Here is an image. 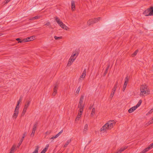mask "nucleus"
I'll use <instances>...</instances> for the list:
<instances>
[{
	"label": "nucleus",
	"instance_id": "1",
	"mask_svg": "<svg viewBox=\"0 0 153 153\" xmlns=\"http://www.w3.org/2000/svg\"><path fill=\"white\" fill-rule=\"evenodd\" d=\"M116 122L114 120H110L106 123L100 129V131L104 132L107 130L111 129L115 125Z\"/></svg>",
	"mask_w": 153,
	"mask_h": 153
},
{
	"label": "nucleus",
	"instance_id": "2",
	"mask_svg": "<svg viewBox=\"0 0 153 153\" xmlns=\"http://www.w3.org/2000/svg\"><path fill=\"white\" fill-rule=\"evenodd\" d=\"M141 95H148L149 94V91L147 86L146 85H142L140 87Z\"/></svg>",
	"mask_w": 153,
	"mask_h": 153
},
{
	"label": "nucleus",
	"instance_id": "3",
	"mask_svg": "<svg viewBox=\"0 0 153 153\" xmlns=\"http://www.w3.org/2000/svg\"><path fill=\"white\" fill-rule=\"evenodd\" d=\"M84 96L82 95L81 96L78 105V108H79V111H83V108L84 106V104L83 102L84 99Z\"/></svg>",
	"mask_w": 153,
	"mask_h": 153
},
{
	"label": "nucleus",
	"instance_id": "4",
	"mask_svg": "<svg viewBox=\"0 0 153 153\" xmlns=\"http://www.w3.org/2000/svg\"><path fill=\"white\" fill-rule=\"evenodd\" d=\"M55 20L56 22L58 24V25L62 28L67 30L68 29V27L60 20L57 17H56Z\"/></svg>",
	"mask_w": 153,
	"mask_h": 153
},
{
	"label": "nucleus",
	"instance_id": "5",
	"mask_svg": "<svg viewBox=\"0 0 153 153\" xmlns=\"http://www.w3.org/2000/svg\"><path fill=\"white\" fill-rule=\"evenodd\" d=\"M142 102V100H140L136 105L130 108L128 110V112L129 113H131L134 112L136 109L137 108H138Z\"/></svg>",
	"mask_w": 153,
	"mask_h": 153
},
{
	"label": "nucleus",
	"instance_id": "6",
	"mask_svg": "<svg viewBox=\"0 0 153 153\" xmlns=\"http://www.w3.org/2000/svg\"><path fill=\"white\" fill-rule=\"evenodd\" d=\"M38 126V122H35L33 125V126L32 131L31 134H30V136L31 137H33L34 136L35 132L36 130L37 127Z\"/></svg>",
	"mask_w": 153,
	"mask_h": 153
},
{
	"label": "nucleus",
	"instance_id": "7",
	"mask_svg": "<svg viewBox=\"0 0 153 153\" xmlns=\"http://www.w3.org/2000/svg\"><path fill=\"white\" fill-rule=\"evenodd\" d=\"M34 36H31L30 37H27L26 38L24 39L23 40H22V41H20L19 42L20 43H25V42L30 41L33 40L34 39Z\"/></svg>",
	"mask_w": 153,
	"mask_h": 153
},
{
	"label": "nucleus",
	"instance_id": "8",
	"mask_svg": "<svg viewBox=\"0 0 153 153\" xmlns=\"http://www.w3.org/2000/svg\"><path fill=\"white\" fill-rule=\"evenodd\" d=\"M86 69H84L83 71L82 72V73L81 74L79 78V80H83L84 78L85 77V76L86 75Z\"/></svg>",
	"mask_w": 153,
	"mask_h": 153
},
{
	"label": "nucleus",
	"instance_id": "9",
	"mask_svg": "<svg viewBox=\"0 0 153 153\" xmlns=\"http://www.w3.org/2000/svg\"><path fill=\"white\" fill-rule=\"evenodd\" d=\"M117 85H118V82H116L114 87L112 89V92L110 95V97L111 98H112L114 96L115 91L117 88Z\"/></svg>",
	"mask_w": 153,
	"mask_h": 153
},
{
	"label": "nucleus",
	"instance_id": "10",
	"mask_svg": "<svg viewBox=\"0 0 153 153\" xmlns=\"http://www.w3.org/2000/svg\"><path fill=\"white\" fill-rule=\"evenodd\" d=\"M78 53L76 52H74L72 53L70 59L74 61L78 56Z\"/></svg>",
	"mask_w": 153,
	"mask_h": 153
},
{
	"label": "nucleus",
	"instance_id": "11",
	"mask_svg": "<svg viewBox=\"0 0 153 153\" xmlns=\"http://www.w3.org/2000/svg\"><path fill=\"white\" fill-rule=\"evenodd\" d=\"M19 111H14V113L12 115V117L13 119L15 120L18 117V115L19 114Z\"/></svg>",
	"mask_w": 153,
	"mask_h": 153
},
{
	"label": "nucleus",
	"instance_id": "12",
	"mask_svg": "<svg viewBox=\"0 0 153 153\" xmlns=\"http://www.w3.org/2000/svg\"><path fill=\"white\" fill-rule=\"evenodd\" d=\"M143 14L146 16H151L150 14V11L149 8L143 12Z\"/></svg>",
	"mask_w": 153,
	"mask_h": 153
},
{
	"label": "nucleus",
	"instance_id": "13",
	"mask_svg": "<svg viewBox=\"0 0 153 153\" xmlns=\"http://www.w3.org/2000/svg\"><path fill=\"white\" fill-rule=\"evenodd\" d=\"M30 103V100L27 101L25 103L24 108L27 109L29 107Z\"/></svg>",
	"mask_w": 153,
	"mask_h": 153
},
{
	"label": "nucleus",
	"instance_id": "14",
	"mask_svg": "<svg viewBox=\"0 0 153 153\" xmlns=\"http://www.w3.org/2000/svg\"><path fill=\"white\" fill-rule=\"evenodd\" d=\"M58 88V86L57 85H56L54 87L53 89V96H55L57 93V90Z\"/></svg>",
	"mask_w": 153,
	"mask_h": 153
},
{
	"label": "nucleus",
	"instance_id": "15",
	"mask_svg": "<svg viewBox=\"0 0 153 153\" xmlns=\"http://www.w3.org/2000/svg\"><path fill=\"white\" fill-rule=\"evenodd\" d=\"M25 134H23L22 138L21 139L19 143H18V145L17 146V148L19 147L20 146L21 144L22 143V142L23 140V139L24 138V137H25Z\"/></svg>",
	"mask_w": 153,
	"mask_h": 153
},
{
	"label": "nucleus",
	"instance_id": "16",
	"mask_svg": "<svg viewBox=\"0 0 153 153\" xmlns=\"http://www.w3.org/2000/svg\"><path fill=\"white\" fill-rule=\"evenodd\" d=\"M71 8L72 10L74 11L75 9V2L74 1H72L71 2Z\"/></svg>",
	"mask_w": 153,
	"mask_h": 153
},
{
	"label": "nucleus",
	"instance_id": "17",
	"mask_svg": "<svg viewBox=\"0 0 153 153\" xmlns=\"http://www.w3.org/2000/svg\"><path fill=\"white\" fill-rule=\"evenodd\" d=\"M95 22L93 21V19H89L87 22V24L88 25H91L93 24Z\"/></svg>",
	"mask_w": 153,
	"mask_h": 153
},
{
	"label": "nucleus",
	"instance_id": "18",
	"mask_svg": "<svg viewBox=\"0 0 153 153\" xmlns=\"http://www.w3.org/2000/svg\"><path fill=\"white\" fill-rule=\"evenodd\" d=\"M49 146V144H47L45 148L42 151L41 153H45V152L48 150V148Z\"/></svg>",
	"mask_w": 153,
	"mask_h": 153
},
{
	"label": "nucleus",
	"instance_id": "19",
	"mask_svg": "<svg viewBox=\"0 0 153 153\" xmlns=\"http://www.w3.org/2000/svg\"><path fill=\"white\" fill-rule=\"evenodd\" d=\"M41 17V16H35V17H32L29 20H36V19H39Z\"/></svg>",
	"mask_w": 153,
	"mask_h": 153
},
{
	"label": "nucleus",
	"instance_id": "20",
	"mask_svg": "<svg viewBox=\"0 0 153 153\" xmlns=\"http://www.w3.org/2000/svg\"><path fill=\"white\" fill-rule=\"evenodd\" d=\"M88 125L87 124H86L84 127V129H83V132L84 133H86V132L88 130Z\"/></svg>",
	"mask_w": 153,
	"mask_h": 153
},
{
	"label": "nucleus",
	"instance_id": "21",
	"mask_svg": "<svg viewBox=\"0 0 153 153\" xmlns=\"http://www.w3.org/2000/svg\"><path fill=\"white\" fill-rule=\"evenodd\" d=\"M74 62V61L69 59L68 60V63H67V66H70Z\"/></svg>",
	"mask_w": 153,
	"mask_h": 153
},
{
	"label": "nucleus",
	"instance_id": "22",
	"mask_svg": "<svg viewBox=\"0 0 153 153\" xmlns=\"http://www.w3.org/2000/svg\"><path fill=\"white\" fill-rule=\"evenodd\" d=\"M129 77L128 76H126L124 84L127 85L129 81Z\"/></svg>",
	"mask_w": 153,
	"mask_h": 153
},
{
	"label": "nucleus",
	"instance_id": "23",
	"mask_svg": "<svg viewBox=\"0 0 153 153\" xmlns=\"http://www.w3.org/2000/svg\"><path fill=\"white\" fill-rule=\"evenodd\" d=\"M71 139H69L66 142L65 144L64 145V147H66L68 145L71 143Z\"/></svg>",
	"mask_w": 153,
	"mask_h": 153
},
{
	"label": "nucleus",
	"instance_id": "24",
	"mask_svg": "<svg viewBox=\"0 0 153 153\" xmlns=\"http://www.w3.org/2000/svg\"><path fill=\"white\" fill-rule=\"evenodd\" d=\"M95 114V109L94 108H93L92 109L91 112V117H93Z\"/></svg>",
	"mask_w": 153,
	"mask_h": 153
},
{
	"label": "nucleus",
	"instance_id": "25",
	"mask_svg": "<svg viewBox=\"0 0 153 153\" xmlns=\"http://www.w3.org/2000/svg\"><path fill=\"white\" fill-rule=\"evenodd\" d=\"M82 112L83 111H81V110L79 111V112L76 117L80 118L81 117V116L82 114Z\"/></svg>",
	"mask_w": 153,
	"mask_h": 153
},
{
	"label": "nucleus",
	"instance_id": "26",
	"mask_svg": "<svg viewBox=\"0 0 153 153\" xmlns=\"http://www.w3.org/2000/svg\"><path fill=\"white\" fill-rule=\"evenodd\" d=\"M16 146L15 145H13L12 147L11 148L10 152L14 153V151L16 149Z\"/></svg>",
	"mask_w": 153,
	"mask_h": 153
},
{
	"label": "nucleus",
	"instance_id": "27",
	"mask_svg": "<svg viewBox=\"0 0 153 153\" xmlns=\"http://www.w3.org/2000/svg\"><path fill=\"white\" fill-rule=\"evenodd\" d=\"M100 19L101 18L100 17H98L93 19V21H94V22H94V23L99 21L100 20Z\"/></svg>",
	"mask_w": 153,
	"mask_h": 153
},
{
	"label": "nucleus",
	"instance_id": "28",
	"mask_svg": "<svg viewBox=\"0 0 153 153\" xmlns=\"http://www.w3.org/2000/svg\"><path fill=\"white\" fill-rule=\"evenodd\" d=\"M39 148V147L38 146H36L35 151L32 153H38Z\"/></svg>",
	"mask_w": 153,
	"mask_h": 153
},
{
	"label": "nucleus",
	"instance_id": "29",
	"mask_svg": "<svg viewBox=\"0 0 153 153\" xmlns=\"http://www.w3.org/2000/svg\"><path fill=\"white\" fill-rule=\"evenodd\" d=\"M151 16L153 15V7H151L149 8Z\"/></svg>",
	"mask_w": 153,
	"mask_h": 153
},
{
	"label": "nucleus",
	"instance_id": "30",
	"mask_svg": "<svg viewBox=\"0 0 153 153\" xmlns=\"http://www.w3.org/2000/svg\"><path fill=\"white\" fill-rule=\"evenodd\" d=\"M27 109L24 108H23V110L22 112V116H24L27 111Z\"/></svg>",
	"mask_w": 153,
	"mask_h": 153
},
{
	"label": "nucleus",
	"instance_id": "31",
	"mask_svg": "<svg viewBox=\"0 0 153 153\" xmlns=\"http://www.w3.org/2000/svg\"><path fill=\"white\" fill-rule=\"evenodd\" d=\"M149 147H147L145 149H144L143 151L142 152H140V153H144L145 152H147L149 150Z\"/></svg>",
	"mask_w": 153,
	"mask_h": 153
},
{
	"label": "nucleus",
	"instance_id": "32",
	"mask_svg": "<svg viewBox=\"0 0 153 153\" xmlns=\"http://www.w3.org/2000/svg\"><path fill=\"white\" fill-rule=\"evenodd\" d=\"M19 105H17L15 109V111H19Z\"/></svg>",
	"mask_w": 153,
	"mask_h": 153
},
{
	"label": "nucleus",
	"instance_id": "33",
	"mask_svg": "<svg viewBox=\"0 0 153 153\" xmlns=\"http://www.w3.org/2000/svg\"><path fill=\"white\" fill-rule=\"evenodd\" d=\"M127 84H125L124 83L123 86V91H125L126 88V86H127Z\"/></svg>",
	"mask_w": 153,
	"mask_h": 153
},
{
	"label": "nucleus",
	"instance_id": "34",
	"mask_svg": "<svg viewBox=\"0 0 153 153\" xmlns=\"http://www.w3.org/2000/svg\"><path fill=\"white\" fill-rule=\"evenodd\" d=\"M153 123V118L152 119L151 121H149L148 123H147V126H148L150 124H151Z\"/></svg>",
	"mask_w": 153,
	"mask_h": 153
},
{
	"label": "nucleus",
	"instance_id": "35",
	"mask_svg": "<svg viewBox=\"0 0 153 153\" xmlns=\"http://www.w3.org/2000/svg\"><path fill=\"white\" fill-rule=\"evenodd\" d=\"M138 52V51L136 50V51L132 54V56L133 57H134L137 54V53Z\"/></svg>",
	"mask_w": 153,
	"mask_h": 153
},
{
	"label": "nucleus",
	"instance_id": "36",
	"mask_svg": "<svg viewBox=\"0 0 153 153\" xmlns=\"http://www.w3.org/2000/svg\"><path fill=\"white\" fill-rule=\"evenodd\" d=\"M54 38L56 40H58L60 39H62V37H57L56 36H54Z\"/></svg>",
	"mask_w": 153,
	"mask_h": 153
},
{
	"label": "nucleus",
	"instance_id": "37",
	"mask_svg": "<svg viewBox=\"0 0 153 153\" xmlns=\"http://www.w3.org/2000/svg\"><path fill=\"white\" fill-rule=\"evenodd\" d=\"M80 87L79 86L77 88V89L76 91V93L77 94H78L80 91Z\"/></svg>",
	"mask_w": 153,
	"mask_h": 153
},
{
	"label": "nucleus",
	"instance_id": "38",
	"mask_svg": "<svg viewBox=\"0 0 153 153\" xmlns=\"http://www.w3.org/2000/svg\"><path fill=\"white\" fill-rule=\"evenodd\" d=\"M51 133V130H49L45 132V134L46 135H48L50 134Z\"/></svg>",
	"mask_w": 153,
	"mask_h": 153
},
{
	"label": "nucleus",
	"instance_id": "39",
	"mask_svg": "<svg viewBox=\"0 0 153 153\" xmlns=\"http://www.w3.org/2000/svg\"><path fill=\"white\" fill-rule=\"evenodd\" d=\"M153 111V110L152 109L150 111H149L146 114V115H148L149 114H151Z\"/></svg>",
	"mask_w": 153,
	"mask_h": 153
},
{
	"label": "nucleus",
	"instance_id": "40",
	"mask_svg": "<svg viewBox=\"0 0 153 153\" xmlns=\"http://www.w3.org/2000/svg\"><path fill=\"white\" fill-rule=\"evenodd\" d=\"M148 147H149L150 148L149 149L153 147V144L152 143Z\"/></svg>",
	"mask_w": 153,
	"mask_h": 153
},
{
	"label": "nucleus",
	"instance_id": "41",
	"mask_svg": "<svg viewBox=\"0 0 153 153\" xmlns=\"http://www.w3.org/2000/svg\"><path fill=\"white\" fill-rule=\"evenodd\" d=\"M50 23L49 22H48L47 23H46L45 25H46V26H50Z\"/></svg>",
	"mask_w": 153,
	"mask_h": 153
},
{
	"label": "nucleus",
	"instance_id": "42",
	"mask_svg": "<svg viewBox=\"0 0 153 153\" xmlns=\"http://www.w3.org/2000/svg\"><path fill=\"white\" fill-rule=\"evenodd\" d=\"M79 118H79V117H76L75 119V121L76 122H77L78 120H79Z\"/></svg>",
	"mask_w": 153,
	"mask_h": 153
},
{
	"label": "nucleus",
	"instance_id": "43",
	"mask_svg": "<svg viewBox=\"0 0 153 153\" xmlns=\"http://www.w3.org/2000/svg\"><path fill=\"white\" fill-rule=\"evenodd\" d=\"M21 102V100L20 99L18 102L17 105H19L20 102Z\"/></svg>",
	"mask_w": 153,
	"mask_h": 153
},
{
	"label": "nucleus",
	"instance_id": "44",
	"mask_svg": "<svg viewBox=\"0 0 153 153\" xmlns=\"http://www.w3.org/2000/svg\"><path fill=\"white\" fill-rule=\"evenodd\" d=\"M21 102V100L20 99L18 102L17 105H19L20 102Z\"/></svg>",
	"mask_w": 153,
	"mask_h": 153
},
{
	"label": "nucleus",
	"instance_id": "45",
	"mask_svg": "<svg viewBox=\"0 0 153 153\" xmlns=\"http://www.w3.org/2000/svg\"><path fill=\"white\" fill-rule=\"evenodd\" d=\"M10 0H6L5 3L7 4L8 3Z\"/></svg>",
	"mask_w": 153,
	"mask_h": 153
},
{
	"label": "nucleus",
	"instance_id": "46",
	"mask_svg": "<svg viewBox=\"0 0 153 153\" xmlns=\"http://www.w3.org/2000/svg\"><path fill=\"white\" fill-rule=\"evenodd\" d=\"M16 40H17V41H18V42H19V41H21L20 40V39H19V38H17L16 39Z\"/></svg>",
	"mask_w": 153,
	"mask_h": 153
},
{
	"label": "nucleus",
	"instance_id": "47",
	"mask_svg": "<svg viewBox=\"0 0 153 153\" xmlns=\"http://www.w3.org/2000/svg\"><path fill=\"white\" fill-rule=\"evenodd\" d=\"M56 137H57L60 135H59V133H58L57 134H56Z\"/></svg>",
	"mask_w": 153,
	"mask_h": 153
},
{
	"label": "nucleus",
	"instance_id": "48",
	"mask_svg": "<svg viewBox=\"0 0 153 153\" xmlns=\"http://www.w3.org/2000/svg\"><path fill=\"white\" fill-rule=\"evenodd\" d=\"M56 137H57L60 135H59V133H58L57 134H56Z\"/></svg>",
	"mask_w": 153,
	"mask_h": 153
},
{
	"label": "nucleus",
	"instance_id": "49",
	"mask_svg": "<svg viewBox=\"0 0 153 153\" xmlns=\"http://www.w3.org/2000/svg\"><path fill=\"white\" fill-rule=\"evenodd\" d=\"M54 139V138L53 137H51V138H50V139H53H53Z\"/></svg>",
	"mask_w": 153,
	"mask_h": 153
},
{
	"label": "nucleus",
	"instance_id": "50",
	"mask_svg": "<svg viewBox=\"0 0 153 153\" xmlns=\"http://www.w3.org/2000/svg\"><path fill=\"white\" fill-rule=\"evenodd\" d=\"M53 137H54V139L57 138V137H56V135H55V136Z\"/></svg>",
	"mask_w": 153,
	"mask_h": 153
},
{
	"label": "nucleus",
	"instance_id": "51",
	"mask_svg": "<svg viewBox=\"0 0 153 153\" xmlns=\"http://www.w3.org/2000/svg\"><path fill=\"white\" fill-rule=\"evenodd\" d=\"M62 132H63V130H61V131L60 132L61 134L62 133Z\"/></svg>",
	"mask_w": 153,
	"mask_h": 153
},
{
	"label": "nucleus",
	"instance_id": "52",
	"mask_svg": "<svg viewBox=\"0 0 153 153\" xmlns=\"http://www.w3.org/2000/svg\"><path fill=\"white\" fill-rule=\"evenodd\" d=\"M59 134L60 135L61 134V133L60 132L59 133Z\"/></svg>",
	"mask_w": 153,
	"mask_h": 153
},
{
	"label": "nucleus",
	"instance_id": "53",
	"mask_svg": "<svg viewBox=\"0 0 153 153\" xmlns=\"http://www.w3.org/2000/svg\"><path fill=\"white\" fill-rule=\"evenodd\" d=\"M10 153H13V152H10Z\"/></svg>",
	"mask_w": 153,
	"mask_h": 153
},
{
	"label": "nucleus",
	"instance_id": "54",
	"mask_svg": "<svg viewBox=\"0 0 153 153\" xmlns=\"http://www.w3.org/2000/svg\"><path fill=\"white\" fill-rule=\"evenodd\" d=\"M152 110H153V108H152Z\"/></svg>",
	"mask_w": 153,
	"mask_h": 153
},
{
	"label": "nucleus",
	"instance_id": "55",
	"mask_svg": "<svg viewBox=\"0 0 153 153\" xmlns=\"http://www.w3.org/2000/svg\"><path fill=\"white\" fill-rule=\"evenodd\" d=\"M1 35L0 34V36Z\"/></svg>",
	"mask_w": 153,
	"mask_h": 153
},
{
	"label": "nucleus",
	"instance_id": "56",
	"mask_svg": "<svg viewBox=\"0 0 153 153\" xmlns=\"http://www.w3.org/2000/svg\"><path fill=\"white\" fill-rule=\"evenodd\" d=\"M1 35L0 34V36Z\"/></svg>",
	"mask_w": 153,
	"mask_h": 153
},
{
	"label": "nucleus",
	"instance_id": "57",
	"mask_svg": "<svg viewBox=\"0 0 153 153\" xmlns=\"http://www.w3.org/2000/svg\"><path fill=\"white\" fill-rule=\"evenodd\" d=\"M152 143L153 144V143Z\"/></svg>",
	"mask_w": 153,
	"mask_h": 153
}]
</instances>
